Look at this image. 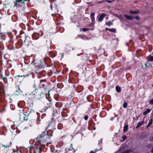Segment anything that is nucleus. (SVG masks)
Masks as SVG:
<instances>
[{"label": "nucleus", "instance_id": "e433bc0d", "mask_svg": "<svg viewBox=\"0 0 153 153\" xmlns=\"http://www.w3.org/2000/svg\"><path fill=\"white\" fill-rule=\"evenodd\" d=\"M90 153H94V152L93 151H91Z\"/></svg>", "mask_w": 153, "mask_h": 153}, {"label": "nucleus", "instance_id": "6ab92c4d", "mask_svg": "<svg viewBox=\"0 0 153 153\" xmlns=\"http://www.w3.org/2000/svg\"><path fill=\"white\" fill-rule=\"evenodd\" d=\"M131 151V150H127L125 151L122 152L121 153H129Z\"/></svg>", "mask_w": 153, "mask_h": 153}, {"label": "nucleus", "instance_id": "b1692460", "mask_svg": "<svg viewBox=\"0 0 153 153\" xmlns=\"http://www.w3.org/2000/svg\"><path fill=\"white\" fill-rule=\"evenodd\" d=\"M149 103L151 105H153V99L151 100L149 102Z\"/></svg>", "mask_w": 153, "mask_h": 153}, {"label": "nucleus", "instance_id": "58836bf2", "mask_svg": "<svg viewBox=\"0 0 153 153\" xmlns=\"http://www.w3.org/2000/svg\"><path fill=\"white\" fill-rule=\"evenodd\" d=\"M50 95V94H49V92L48 93V96L49 97V96Z\"/></svg>", "mask_w": 153, "mask_h": 153}, {"label": "nucleus", "instance_id": "5701e85b", "mask_svg": "<svg viewBox=\"0 0 153 153\" xmlns=\"http://www.w3.org/2000/svg\"><path fill=\"white\" fill-rule=\"evenodd\" d=\"M89 30V29L85 28H82V31L83 32Z\"/></svg>", "mask_w": 153, "mask_h": 153}, {"label": "nucleus", "instance_id": "c9c22d12", "mask_svg": "<svg viewBox=\"0 0 153 153\" xmlns=\"http://www.w3.org/2000/svg\"><path fill=\"white\" fill-rule=\"evenodd\" d=\"M42 86H41L40 87H44V86H45V85H44V84H42Z\"/></svg>", "mask_w": 153, "mask_h": 153}, {"label": "nucleus", "instance_id": "0eeeda50", "mask_svg": "<svg viewBox=\"0 0 153 153\" xmlns=\"http://www.w3.org/2000/svg\"><path fill=\"white\" fill-rule=\"evenodd\" d=\"M42 150V149L41 147L36 148V149H34V153H37V152H39V153L40 152L41 150Z\"/></svg>", "mask_w": 153, "mask_h": 153}, {"label": "nucleus", "instance_id": "39448f33", "mask_svg": "<svg viewBox=\"0 0 153 153\" xmlns=\"http://www.w3.org/2000/svg\"><path fill=\"white\" fill-rule=\"evenodd\" d=\"M106 15V14L105 13H103L101 15L98 19V21L100 22H101Z\"/></svg>", "mask_w": 153, "mask_h": 153}, {"label": "nucleus", "instance_id": "412c9836", "mask_svg": "<svg viewBox=\"0 0 153 153\" xmlns=\"http://www.w3.org/2000/svg\"><path fill=\"white\" fill-rule=\"evenodd\" d=\"M127 103L126 102H125L123 104V107L124 108H127Z\"/></svg>", "mask_w": 153, "mask_h": 153}, {"label": "nucleus", "instance_id": "a19ab883", "mask_svg": "<svg viewBox=\"0 0 153 153\" xmlns=\"http://www.w3.org/2000/svg\"><path fill=\"white\" fill-rule=\"evenodd\" d=\"M95 151L96 152V151H97V150H95Z\"/></svg>", "mask_w": 153, "mask_h": 153}, {"label": "nucleus", "instance_id": "7c9ffc66", "mask_svg": "<svg viewBox=\"0 0 153 153\" xmlns=\"http://www.w3.org/2000/svg\"><path fill=\"white\" fill-rule=\"evenodd\" d=\"M45 81V82L46 81V80H41L40 81V83H41L43 81ZM40 85H41V83H40Z\"/></svg>", "mask_w": 153, "mask_h": 153}, {"label": "nucleus", "instance_id": "473e14b6", "mask_svg": "<svg viewBox=\"0 0 153 153\" xmlns=\"http://www.w3.org/2000/svg\"><path fill=\"white\" fill-rule=\"evenodd\" d=\"M117 16L118 17L120 20L121 19V16Z\"/></svg>", "mask_w": 153, "mask_h": 153}, {"label": "nucleus", "instance_id": "1a4fd4ad", "mask_svg": "<svg viewBox=\"0 0 153 153\" xmlns=\"http://www.w3.org/2000/svg\"><path fill=\"white\" fill-rule=\"evenodd\" d=\"M124 16L128 20H131L133 18H134L133 17L128 15L126 14H125Z\"/></svg>", "mask_w": 153, "mask_h": 153}, {"label": "nucleus", "instance_id": "f704fd0d", "mask_svg": "<svg viewBox=\"0 0 153 153\" xmlns=\"http://www.w3.org/2000/svg\"><path fill=\"white\" fill-rule=\"evenodd\" d=\"M109 29H108V28H105V30H109Z\"/></svg>", "mask_w": 153, "mask_h": 153}, {"label": "nucleus", "instance_id": "bb28decb", "mask_svg": "<svg viewBox=\"0 0 153 153\" xmlns=\"http://www.w3.org/2000/svg\"><path fill=\"white\" fill-rule=\"evenodd\" d=\"M84 118L85 120H86L88 119V115H86L84 117Z\"/></svg>", "mask_w": 153, "mask_h": 153}, {"label": "nucleus", "instance_id": "dca6fc26", "mask_svg": "<svg viewBox=\"0 0 153 153\" xmlns=\"http://www.w3.org/2000/svg\"><path fill=\"white\" fill-rule=\"evenodd\" d=\"M21 1V3H22L23 2L22 1V0H19V1H16V3H15L14 6H17V5H18L19 3Z\"/></svg>", "mask_w": 153, "mask_h": 153}, {"label": "nucleus", "instance_id": "2f4dec72", "mask_svg": "<svg viewBox=\"0 0 153 153\" xmlns=\"http://www.w3.org/2000/svg\"><path fill=\"white\" fill-rule=\"evenodd\" d=\"M126 135H125L123 136V138L124 139V140H125L126 139Z\"/></svg>", "mask_w": 153, "mask_h": 153}, {"label": "nucleus", "instance_id": "4be33fe9", "mask_svg": "<svg viewBox=\"0 0 153 153\" xmlns=\"http://www.w3.org/2000/svg\"><path fill=\"white\" fill-rule=\"evenodd\" d=\"M10 145V144H9V145H2V146L3 147H5L6 148H8L9 147Z\"/></svg>", "mask_w": 153, "mask_h": 153}, {"label": "nucleus", "instance_id": "9d476101", "mask_svg": "<svg viewBox=\"0 0 153 153\" xmlns=\"http://www.w3.org/2000/svg\"><path fill=\"white\" fill-rule=\"evenodd\" d=\"M152 109H150L149 108H148L144 112L143 114V115H146L148 113H149L151 111Z\"/></svg>", "mask_w": 153, "mask_h": 153}, {"label": "nucleus", "instance_id": "49530a36", "mask_svg": "<svg viewBox=\"0 0 153 153\" xmlns=\"http://www.w3.org/2000/svg\"><path fill=\"white\" fill-rule=\"evenodd\" d=\"M114 0H113V1H114Z\"/></svg>", "mask_w": 153, "mask_h": 153}, {"label": "nucleus", "instance_id": "37998d69", "mask_svg": "<svg viewBox=\"0 0 153 153\" xmlns=\"http://www.w3.org/2000/svg\"><path fill=\"white\" fill-rule=\"evenodd\" d=\"M19 90H20V88H19Z\"/></svg>", "mask_w": 153, "mask_h": 153}, {"label": "nucleus", "instance_id": "c756f323", "mask_svg": "<svg viewBox=\"0 0 153 153\" xmlns=\"http://www.w3.org/2000/svg\"><path fill=\"white\" fill-rule=\"evenodd\" d=\"M12 153H22L20 152H12Z\"/></svg>", "mask_w": 153, "mask_h": 153}, {"label": "nucleus", "instance_id": "a211bd4d", "mask_svg": "<svg viewBox=\"0 0 153 153\" xmlns=\"http://www.w3.org/2000/svg\"><path fill=\"white\" fill-rule=\"evenodd\" d=\"M106 24L108 26H110L112 24V23L111 21H109L108 22H106Z\"/></svg>", "mask_w": 153, "mask_h": 153}, {"label": "nucleus", "instance_id": "f8f14e48", "mask_svg": "<svg viewBox=\"0 0 153 153\" xmlns=\"http://www.w3.org/2000/svg\"><path fill=\"white\" fill-rule=\"evenodd\" d=\"M152 121H153V120H152V119H150L149 120V123L148 124V125L147 126H146L147 128L149 127L151 125H152Z\"/></svg>", "mask_w": 153, "mask_h": 153}, {"label": "nucleus", "instance_id": "9b49d317", "mask_svg": "<svg viewBox=\"0 0 153 153\" xmlns=\"http://www.w3.org/2000/svg\"><path fill=\"white\" fill-rule=\"evenodd\" d=\"M128 126L127 125H125L123 127V131L124 132H126L128 130Z\"/></svg>", "mask_w": 153, "mask_h": 153}, {"label": "nucleus", "instance_id": "f03ea898", "mask_svg": "<svg viewBox=\"0 0 153 153\" xmlns=\"http://www.w3.org/2000/svg\"><path fill=\"white\" fill-rule=\"evenodd\" d=\"M36 115L35 111L32 110H29L26 113V114H25L26 117L28 118V119L32 118L34 116Z\"/></svg>", "mask_w": 153, "mask_h": 153}, {"label": "nucleus", "instance_id": "ddd939ff", "mask_svg": "<svg viewBox=\"0 0 153 153\" xmlns=\"http://www.w3.org/2000/svg\"><path fill=\"white\" fill-rule=\"evenodd\" d=\"M130 13H131L136 14H137V13H140V11L138 10L136 11H132V10H130Z\"/></svg>", "mask_w": 153, "mask_h": 153}, {"label": "nucleus", "instance_id": "393cba45", "mask_svg": "<svg viewBox=\"0 0 153 153\" xmlns=\"http://www.w3.org/2000/svg\"><path fill=\"white\" fill-rule=\"evenodd\" d=\"M149 60L151 61H153V56H151L149 57Z\"/></svg>", "mask_w": 153, "mask_h": 153}, {"label": "nucleus", "instance_id": "a18cd8bd", "mask_svg": "<svg viewBox=\"0 0 153 153\" xmlns=\"http://www.w3.org/2000/svg\"><path fill=\"white\" fill-rule=\"evenodd\" d=\"M152 86L153 87V84L152 85Z\"/></svg>", "mask_w": 153, "mask_h": 153}, {"label": "nucleus", "instance_id": "20e7f679", "mask_svg": "<svg viewBox=\"0 0 153 153\" xmlns=\"http://www.w3.org/2000/svg\"><path fill=\"white\" fill-rule=\"evenodd\" d=\"M94 15V13H91L90 15L92 21L91 24L92 25H94L95 23Z\"/></svg>", "mask_w": 153, "mask_h": 153}, {"label": "nucleus", "instance_id": "6e6552de", "mask_svg": "<svg viewBox=\"0 0 153 153\" xmlns=\"http://www.w3.org/2000/svg\"><path fill=\"white\" fill-rule=\"evenodd\" d=\"M144 123V120L139 122L138 123L137 126L136 127V128H139L140 126L143 125Z\"/></svg>", "mask_w": 153, "mask_h": 153}, {"label": "nucleus", "instance_id": "79ce46f5", "mask_svg": "<svg viewBox=\"0 0 153 153\" xmlns=\"http://www.w3.org/2000/svg\"><path fill=\"white\" fill-rule=\"evenodd\" d=\"M108 19V17L106 18V19Z\"/></svg>", "mask_w": 153, "mask_h": 153}, {"label": "nucleus", "instance_id": "cd10ccee", "mask_svg": "<svg viewBox=\"0 0 153 153\" xmlns=\"http://www.w3.org/2000/svg\"><path fill=\"white\" fill-rule=\"evenodd\" d=\"M106 1V2H107L108 3H111L113 1H109V0H106L105 1Z\"/></svg>", "mask_w": 153, "mask_h": 153}, {"label": "nucleus", "instance_id": "a878e982", "mask_svg": "<svg viewBox=\"0 0 153 153\" xmlns=\"http://www.w3.org/2000/svg\"><path fill=\"white\" fill-rule=\"evenodd\" d=\"M134 18H136L137 20H139L140 19V18L139 17V16H136L135 17H134Z\"/></svg>", "mask_w": 153, "mask_h": 153}, {"label": "nucleus", "instance_id": "ea45409f", "mask_svg": "<svg viewBox=\"0 0 153 153\" xmlns=\"http://www.w3.org/2000/svg\"><path fill=\"white\" fill-rule=\"evenodd\" d=\"M152 152H153V148L152 149Z\"/></svg>", "mask_w": 153, "mask_h": 153}, {"label": "nucleus", "instance_id": "4468645a", "mask_svg": "<svg viewBox=\"0 0 153 153\" xmlns=\"http://www.w3.org/2000/svg\"><path fill=\"white\" fill-rule=\"evenodd\" d=\"M116 89L117 92H120L121 91V89L118 86H116Z\"/></svg>", "mask_w": 153, "mask_h": 153}, {"label": "nucleus", "instance_id": "c85d7f7f", "mask_svg": "<svg viewBox=\"0 0 153 153\" xmlns=\"http://www.w3.org/2000/svg\"><path fill=\"white\" fill-rule=\"evenodd\" d=\"M150 140L152 141H153V136L150 137Z\"/></svg>", "mask_w": 153, "mask_h": 153}, {"label": "nucleus", "instance_id": "f257e3e1", "mask_svg": "<svg viewBox=\"0 0 153 153\" xmlns=\"http://www.w3.org/2000/svg\"><path fill=\"white\" fill-rule=\"evenodd\" d=\"M30 91H32L31 94L32 95H36V96L38 99L40 98L41 96V92L40 91H39L37 89L36 85H34L33 87L30 89Z\"/></svg>", "mask_w": 153, "mask_h": 153}, {"label": "nucleus", "instance_id": "aec40b11", "mask_svg": "<svg viewBox=\"0 0 153 153\" xmlns=\"http://www.w3.org/2000/svg\"><path fill=\"white\" fill-rule=\"evenodd\" d=\"M116 30L115 29L112 28V29H109V31L110 32H113L114 33L116 32Z\"/></svg>", "mask_w": 153, "mask_h": 153}, {"label": "nucleus", "instance_id": "c03bdc74", "mask_svg": "<svg viewBox=\"0 0 153 153\" xmlns=\"http://www.w3.org/2000/svg\"><path fill=\"white\" fill-rule=\"evenodd\" d=\"M101 2H99V3H101Z\"/></svg>", "mask_w": 153, "mask_h": 153}, {"label": "nucleus", "instance_id": "f3484780", "mask_svg": "<svg viewBox=\"0 0 153 153\" xmlns=\"http://www.w3.org/2000/svg\"><path fill=\"white\" fill-rule=\"evenodd\" d=\"M145 65L146 66V67H149L151 66H152V65L149 63V61H147V63L145 64Z\"/></svg>", "mask_w": 153, "mask_h": 153}, {"label": "nucleus", "instance_id": "2eb2a0df", "mask_svg": "<svg viewBox=\"0 0 153 153\" xmlns=\"http://www.w3.org/2000/svg\"><path fill=\"white\" fill-rule=\"evenodd\" d=\"M53 132V131L51 130H50L48 131L47 134L48 135L51 136L52 135Z\"/></svg>", "mask_w": 153, "mask_h": 153}, {"label": "nucleus", "instance_id": "4c0bfd02", "mask_svg": "<svg viewBox=\"0 0 153 153\" xmlns=\"http://www.w3.org/2000/svg\"><path fill=\"white\" fill-rule=\"evenodd\" d=\"M50 6H51V9H52V5L51 4V5H50Z\"/></svg>", "mask_w": 153, "mask_h": 153}, {"label": "nucleus", "instance_id": "72a5a7b5", "mask_svg": "<svg viewBox=\"0 0 153 153\" xmlns=\"http://www.w3.org/2000/svg\"><path fill=\"white\" fill-rule=\"evenodd\" d=\"M117 16L118 17L120 20L121 19V16Z\"/></svg>", "mask_w": 153, "mask_h": 153}, {"label": "nucleus", "instance_id": "423d86ee", "mask_svg": "<svg viewBox=\"0 0 153 153\" xmlns=\"http://www.w3.org/2000/svg\"><path fill=\"white\" fill-rule=\"evenodd\" d=\"M44 136V135H42L41 134L40 135V136H39V137H38L37 138L38 140L40 142V144L42 145H44V144H43V143H42V140H41V139Z\"/></svg>", "mask_w": 153, "mask_h": 153}, {"label": "nucleus", "instance_id": "7ed1b4c3", "mask_svg": "<svg viewBox=\"0 0 153 153\" xmlns=\"http://www.w3.org/2000/svg\"><path fill=\"white\" fill-rule=\"evenodd\" d=\"M25 114H22L20 115L19 118L20 120L22 121H23V120L25 121H27V120L28 118L25 117Z\"/></svg>", "mask_w": 153, "mask_h": 153}]
</instances>
